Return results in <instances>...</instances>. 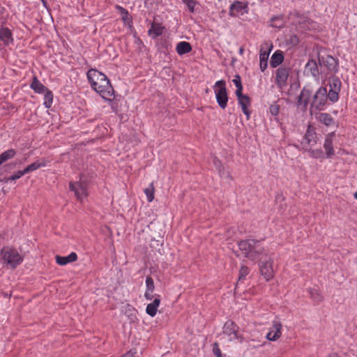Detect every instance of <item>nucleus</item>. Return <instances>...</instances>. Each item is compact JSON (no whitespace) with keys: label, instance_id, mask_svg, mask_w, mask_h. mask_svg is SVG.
Masks as SVG:
<instances>
[{"label":"nucleus","instance_id":"19","mask_svg":"<svg viewBox=\"0 0 357 357\" xmlns=\"http://www.w3.org/2000/svg\"><path fill=\"white\" fill-rule=\"evenodd\" d=\"M30 87L37 93H43L47 89L36 76L33 77Z\"/></svg>","mask_w":357,"mask_h":357},{"label":"nucleus","instance_id":"28","mask_svg":"<svg viewBox=\"0 0 357 357\" xmlns=\"http://www.w3.org/2000/svg\"><path fill=\"white\" fill-rule=\"evenodd\" d=\"M319 121L324 125L328 126L334 123L333 118L328 113H321L318 117Z\"/></svg>","mask_w":357,"mask_h":357},{"label":"nucleus","instance_id":"40","mask_svg":"<svg viewBox=\"0 0 357 357\" xmlns=\"http://www.w3.org/2000/svg\"><path fill=\"white\" fill-rule=\"evenodd\" d=\"M232 82H234V84H235L236 88L240 87V86H243L242 83H241V77L238 75H235V77L233 79Z\"/></svg>","mask_w":357,"mask_h":357},{"label":"nucleus","instance_id":"30","mask_svg":"<svg viewBox=\"0 0 357 357\" xmlns=\"http://www.w3.org/2000/svg\"><path fill=\"white\" fill-rule=\"evenodd\" d=\"M144 192L146 195L148 202H151L154 199L155 188L153 183L152 182L148 188H145Z\"/></svg>","mask_w":357,"mask_h":357},{"label":"nucleus","instance_id":"7","mask_svg":"<svg viewBox=\"0 0 357 357\" xmlns=\"http://www.w3.org/2000/svg\"><path fill=\"white\" fill-rule=\"evenodd\" d=\"M282 331V324L278 319H275L272 321L271 326L270 327L266 337L269 341H276L280 338Z\"/></svg>","mask_w":357,"mask_h":357},{"label":"nucleus","instance_id":"52","mask_svg":"<svg viewBox=\"0 0 357 357\" xmlns=\"http://www.w3.org/2000/svg\"><path fill=\"white\" fill-rule=\"evenodd\" d=\"M246 115H247V119H248V118H249V114H248V112H247V113H246Z\"/></svg>","mask_w":357,"mask_h":357},{"label":"nucleus","instance_id":"14","mask_svg":"<svg viewBox=\"0 0 357 357\" xmlns=\"http://www.w3.org/2000/svg\"><path fill=\"white\" fill-rule=\"evenodd\" d=\"M245 273V271H244V266H242L240 270V272H239L238 280L236 282V287L234 289L235 295L241 294V293L245 292V290L243 289V284H244V280H245V275H244Z\"/></svg>","mask_w":357,"mask_h":357},{"label":"nucleus","instance_id":"46","mask_svg":"<svg viewBox=\"0 0 357 357\" xmlns=\"http://www.w3.org/2000/svg\"><path fill=\"white\" fill-rule=\"evenodd\" d=\"M15 165H16V163H15V162H13V163L8 164V165H6L5 167H10V168H12V167H15Z\"/></svg>","mask_w":357,"mask_h":357},{"label":"nucleus","instance_id":"6","mask_svg":"<svg viewBox=\"0 0 357 357\" xmlns=\"http://www.w3.org/2000/svg\"><path fill=\"white\" fill-rule=\"evenodd\" d=\"M222 333L227 335L230 341H236L240 343L243 342V337L239 331L238 326L231 320L225 322L223 326Z\"/></svg>","mask_w":357,"mask_h":357},{"label":"nucleus","instance_id":"43","mask_svg":"<svg viewBox=\"0 0 357 357\" xmlns=\"http://www.w3.org/2000/svg\"><path fill=\"white\" fill-rule=\"evenodd\" d=\"M153 291H146L145 294H144L145 298L146 300H150V301L152 300L153 298Z\"/></svg>","mask_w":357,"mask_h":357},{"label":"nucleus","instance_id":"55","mask_svg":"<svg viewBox=\"0 0 357 357\" xmlns=\"http://www.w3.org/2000/svg\"><path fill=\"white\" fill-rule=\"evenodd\" d=\"M1 165V163H0V166Z\"/></svg>","mask_w":357,"mask_h":357},{"label":"nucleus","instance_id":"45","mask_svg":"<svg viewBox=\"0 0 357 357\" xmlns=\"http://www.w3.org/2000/svg\"><path fill=\"white\" fill-rule=\"evenodd\" d=\"M40 1H41L42 3H43V6L45 8H47L48 3H47V1L46 0H40Z\"/></svg>","mask_w":357,"mask_h":357},{"label":"nucleus","instance_id":"29","mask_svg":"<svg viewBox=\"0 0 357 357\" xmlns=\"http://www.w3.org/2000/svg\"><path fill=\"white\" fill-rule=\"evenodd\" d=\"M43 105L47 109L50 108L53 102V93L49 89L44 92Z\"/></svg>","mask_w":357,"mask_h":357},{"label":"nucleus","instance_id":"3","mask_svg":"<svg viewBox=\"0 0 357 357\" xmlns=\"http://www.w3.org/2000/svg\"><path fill=\"white\" fill-rule=\"evenodd\" d=\"M87 78L91 88L105 100H111L114 96V89L107 77L96 69L87 72Z\"/></svg>","mask_w":357,"mask_h":357},{"label":"nucleus","instance_id":"41","mask_svg":"<svg viewBox=\"0 0 357 357\" xmlns=\"http://www.w3.org/2000/svg\"><path fill=\"white\" fill-rule=\"evenodd\" d=\"M289 43L292 45H296L299 43V38L296 35H292L289 38Z\"/></svg>","mask_w":357,"mask_h":357},{"label":"nucleus","instance_id":"50","mask_svg":"<svg viewBox=\"0 0 357 357\" xmlns=\"http://www.w3.org/2000/svg\"><path fill=\"white\" fill-rule=\"evenodd\" d=\"M354 197L357 199V192L354 194Z\"/></svg>","mask_w":357,"mask_h":357},{"label":"nucleus","instance_id":"11","mask_svg":"<svg viewBox=\"0 0 357 357\" xmlns=\"http://www.w3.org/2000/svg\"><path fill=\"white\" fill-rule=\"evenodd\" d=\"M230 14L232 16L240 17L245 12V3L241 1H234L230 6Z\"/></svg>","mask_w":357,"mask_h":357},{"label":"nucleus","instance_id":"39","mask_svg":"<svg viewBox=\"0 0 357 357\" xmlns=\"http://www.w3.org/2000/svg\"><path fill=\"white\" fill-rule=\"evenodd\" d=\"M269 111L273 116H277L280 111V106L276 103L272 104L269 107Z\"/></svg>","mask_w":357,"mask_h":357},{"label":"nucleus","instance_id":"25","mask_svg":"<svg viewBox=\"0 0 357 357\" xmlns=\"http://www.w3.org/2000/svg\"><path fill=\"white\" fill-rule=\"evenodd\" d=\"M243 86L238 87L235 91V94L238 98V102L241 106L242 112L245 114V96L243 95Z\"/></svg>","mask_w":357,"mask_h":357},{"label":"nucleus","instance_id":"47","mask_svg":"<svg viewBox=\"0 0 357 357\" xmlns=\"http://www.w3.org/2000/svg\"><path fill=\"white\" fill-rule=\"evenodd\" d=\"M239 246H240V248H241V250H245V243H243V241H242V242H241V243H239Z\"/></svg>","mask_w":357,"mask_h":357},{"label":"nucleus","instance_id":"49","mask_svg":"<svg viewBox=\"0 0 357 357\" xmlns=\"http://www.w3.org/2000/svg\"><path fill=\"white\" fill-rule=\"evenodd\" d=\"M243 50H244L243 47H240V49H239V52H240V53H241V54H243Z\"/></svg>","mask_w":357,"mask_h":357},{"label":"nucleus","instance_id":"1","mask_svg":"<svg viewBox=\"0 0 357 357\" xmlns=\"http://www.w3.org/2000/svg\"><path fill=\"white\" fill-rule=\"evenodd\" d=\"M264 248L259 241L247 239V258L252 260L259 259L260 274L266 281L272 280L275 273L273 266V258L264 253Z\"/></svg>","mask_w":357,"mask_h":357},{"label":"nucleus","instance_id":"32","mask_svg":"<svg viewBox=\"0 0 357 357\" xmlns=\"http://www.w3.org/2000/svg\"><path fill=\"white\" fill-rule=\"evenodd\" d=\"M340 92V91L329 90L328 93H327V100L328 99L333 103L337 102Z\"/></svg>","mask_w":357,"mask_h":357},{"label":"nucleus","instance_id":"13","mask_svg":"<svg viewBox=\"0 0 357 357\" xmlns=\"http://www.w3.org/2000/svg\"><path fill=\"white\" fill-rule=\"evenodd\" d=\"M47 160L45 158H42L40 160H38L29 165H28L25 169H24L22 172L24 174H28L29 172H31L33 171L37 170L40 167H45L47 165Z\"/></svg>","mask_w":357,"mask_h":357},{"label":"nucleus","instance_id":"33","mask_svg":"<svg viewBox=\"0 0 357 357\" xmlns=\"http://www.w3.org/2000/svg\"><path fill=\"white\" fill-rule=\"evenodd\" d=\"M183 3L185 4L190 13L195 12V6L197 4L196 0H182Z\"/></svg>","mask_w":357,"mask_h":357},{"label":"nucleus","instance_id":"5","mask_svg":"<svg viewBox=\"0 0 357 357\" xmlns=\"http://www.w3.org/2000/svg\"><path fill=\"white\" fill-rule=\"evenodd\" d=\"M215 98L219 107L225 109L227 106L228 95L225 80L217 81L214 86Z\"/></svg>","mask_w":357,"mask_h":357},{"label":"nucleus","instance_id":"54","mask_svg":"<svg viewBox=\"0 0 357 357\" xmlns=\"http://www.w3.org/2000/svg\"><path fill=\"white\" fill-rule=\"evenodd\" d=\"M331 357H338V356H331Z\"/></svg>","mask_w":357,"mask_h":357},{"label":"nucleus","instance_id":"9","mask_svg":"<svg viewBox=\"0 0 357 357\" xmlns=\"http://www.w3.org/2000/svg\"><path fill=\"white\" fill-rule=\"evenodd\" d=\"M289 74V70L285 67L279 68L275 74V82L278 87L282 88L286 86L287 80Z\"/></svg>","mask_w":357,"mask_h":357},{"label":"nucleus","instance_id":"24","mask_svg":"<svg viewBox=\"0 0 357 357\" xmlns=\"http://www.w3.org/2000/svg\"><path fill=\"white\" fill-rule=\"evenodd\" d=\"M115 9L121 14V20L125 24L132 22L131 17H130V14L127 9L118 4L115 5Z\"/></svg>","mask_w":357,"mask_h":357},{"label":"nucleus","instance_id":"44","mask_svg":"<svg viewBox=\"0 0 357 357\" xmlns=\"http://www.w3.org/2000/svg\"><path fill=\"white\" fill-rule=\"evenodd\" d=\"M121 357H133V354L130 351H128L122 355Z\"/></svg>","mask_w":357,"mask_h":357},{"label":"nucleus","instance_id":"16","mask_svg":"<svg viewBox=\"0 0 357 357\" xmlns=\"http://www.w3.org/2000/svg\"><path fill=\"white\" fill-rule=\"evenodd\" d=\"M305 70L310 73L314 78H319V71L316 61L311 59L305 65Z\"/></svg>","mask_w":357,"mask_h":357},{"label":"nucleus","instance_id":"35","mask_svg":"<svg viewBox=\"0 0 357 357\" xmlns=\"http://www.w3.org/2000/svg\"><path fill=\"white\" fill-rule=\"evenodd\" d=\"M146 291H154L155 285L153 278L151 276H147L146 278Z\"/></svg>","mask_w":357,"mask_h":357},{"label":"nucleus","instance_id":"26","mask_svg":"<svg viewBox=\"0 0 357 357\" xmlns=\"http://www.w3.org/2000/svg\"><path fill=\"white\" fill-rule=\"evenodd\" d=\"M328 84L330 86L329 90H334L337 91H341L342 82L337 77L333 76L330 77L328 79Z\"/></svg>","mask_w":357,"mask_h":357},{"label":"nucleus","instance_id":"27","mask_svg":"<svg viewBox=\"0 0 357 357\" xmlns=\"http://www.w3.org/2000/svg\"><path fill=\"white\" fill-rule=\"evenodd\" d=\"M16 151L13 149L3 151L0 154V163L2 165L3 162L8 161V160L13 158L16 155Z\"/></svg>","mask_w":357,"mask_h":357},{"label":"nucleus","instance_id":"42","mask_svg":"<svg viewBox=\"0 0 357 357\" xmlns=\"http://www.w3.org/2000/svg\"><path fill=\"white\" fill-rule=\"evenodd\" d=\"M213 164L215 166L216 169L219 171V172L221 173V168L222 167L221 161L218 160L217 158H214Z\"/></svg>","mask_w":357,"mask_h":357},{"label":"nucleus","instance_id":"18","mask_svg":"<svg viewBox=\"0 0 357 357\" xmlns=\"http://www.w3.org/2000/svg\"><path fill=\"white\" fill-rule=\"evenodd\" d=\"M176 52L179 55L188 54L192 51V46L186 41L179 42L176 47Z\"/></svg>","mask_w":357,"mask_h":357},{"label":"nucleus","instance_id":"36","mask_svg":"<svg viewBox=\"0 0 357 357\" xmlns=\"http://www.w3.org/2000/svg\"><path fill=\"white\" fill-rule=\"evenodd\" d=\"M212 351L215 357H223L219 344L217 342H214L212 345Z\"/></svg>","mask_w":357,"mask_h":357},{"label":"nucleus","instance_id":"10","mask_svg":"<svg viewBox=\"0 0 357 357\" xmlns=\"http://www.w3.org/2000/svg\"><path fill=\"white\" fill-rule=\"evenodd\" d=\"M335 135V132H332L326 136L324 143V148L325 149L327 158H331L335 154V150L333 149V139Z\"/></svg>","mask_w":357,"mask_h":357},{"label":"nucleus","instance_id":"38","mask_svg":"<svg viewBox=\"0 0 357 357\" xmlns=\"http://www.w3.org/2000/svg\"><path fill=\"white\" fill-rule=\"evenodd\" d=\"M272 26L280 28L283 26L282 20L279 17H274L272 18Z\"/></svg>","mask_w":357,"mask_h":357},{"label":"nucleus","instance_id":"31","mask_svg":"<svg viewBox=\"0 0 357 357\" xmlns=\"http://www.w3.org/2000/svg\"><path fill=\"white\" fill-rule=\"evenodd\" d=\"M24 175V174L22 172V170H19V171L16 172L14 174L10 176V177H5V178H3L2 179L0 178V182H3V183H7L9 181L19 179L20 178H21Z\"/></svg>","mask_w":357,"mask_h":357},{"label":"nucleus","instance_id":"48","mask_svg":"<svg viewBox=\"0 0 357 357\" xmlns=\"http://www.w3.org/2000/svg\"><path fill=\"white\" fill-rule=\"evenodd\" d=\"M326 59L328 63H329L330 61H334V59L331 56H328Z\"/></svg>","mask_w":357,"mask_h":357},{"label":"nucleus","instance_id":"2","mask_svg":"<svg viewBox=\"0 0 357 357\" xmlns=\"http://www.w3.org/2000/svg\"><path fill=\"white\" fill-rule=\"evenodd\" d=\"M327 89L326 87H319L315 93L310 85H305L301 90L298 99V106L303 109H306L310 104V112L321 111L326 107Z\"/></svg>","mask_w":357,"mask_h":357},{"label":"nucleus","instance_id":"8","mask_svg":"<svg viewBox=\"0 0 357 357\" xmlns=\"http://www.w3.org/2000/svg\"><path fill=\"white\" fill-rule=\"evenodd\" d=\"M69 189L74 192L77 199L79 201L87 196V185L84 182H70Z\"/></svg>","mask_w":357,"mask_h":357},{"label":"nucleus","instance_id":"15","mask_svg":"<svg viewBox=\"0 0 357 357\" xmlns=\"http://www.w3.org/2000/svg\"><path fill=\"white\" fill-rule=\"evenodd\" d=\"M0 40L6 45H8L13 41L11 31L8 28L2 27L0 29Z\"/></svg>","mask_w":357,"mask_h":357},{"label":"nucleus","instance_id":"34","mask_svg":"<svg viewBox=\"0 0 357 357\" xmlns=\"http://www.w3.org/2000/svg\"><path fill=\"white\" fill-rule=\"evenodd\" d=\"M310 296L312 299L317 303H319L323 301L322 295L316 290L311 291Z\"/></svg>","mask_w":357,"mask_h":357},{"label":"nucleus","instance_id":"4","mask_svg":"<svg viewBox=\"0 0 357 357\" xmlns=\"http://www.w3.org/2000/svg\"><path fill=\"white\" fill-rule=\"evenodd\" d=\"M0 255L3 264L10 266L11 268H15L24 259V257L15 248L10 246L3 247L1 250Z\"/></svg>","mask_w":357,"mask_h":357},{"label":"nucleus","instance_id":"17","mask_svg":"<svg viewBox=\"0 0 357 357\" xmlns=\"http://www.w3.org/2000/svg\"><path fill=\"white\" fill-rule=\"evenodd\" d=\"M160 296H158V298H155L153 301L151 303H149L146 308V312L151 317H153L155 316L158 307L160 303Z\"/></svg>","mask_w":357,"mask_h":357},{"label":"nucleus","instance_id":"37","mask_svg":"<svg viewBox=\"0 0 357 357\" xmlns=\"http://www.w3.org/2000/svg\"><path fill=\"white\" fill-rule=\"evenodd\" d=\"M308 152L310 153V157L317 159L321 158L323 155L321 150L319 149H309Z\"/></svg>","mask_w":357,"mask_h":357},{"label":"nucleus","instance_id":"53","mask_svg":"<svg viewBox=\"0 0 357 357\" xmlns=\"http://www.w3.org/2000/svg\"><path fill=\"white\" fill-rule=\"evenodd\" d=\"M246 100H247V103H248V101H249V98H248V96H247V98H246Z\"/></svg>","mask_w":357,"mask_h":357},{"label":"nucleus","instance_id":"21","mask_svg":"<svg viewBox=\"0 0 357 357\" xmlns=\"http://www.w3.org/2000/svg\"><path fill=\"white\" fill-rule=\"evenodd\" d=\"M316 138L315 132L311 126H309L304 137V142L308 145H314L317 143Z\"/></svg>","mask_w":357,"mask_h":357},{"label":"nucleus","instance_id":"51","mask_svg":"<svg viewBox=\"0 0 357 357\" xmlns=\"http://www.w3.org/2000/svg\"><path fill=\"white\" fill-rule=\"evenodd\" d=\"M322 61H324V57H322L321 59V58H319V61L321 63Z\"/></svg>","mask_w":357,"mask_h":357},{"label":"nucleus","instance_id":"23","mask_svg":"<svg viewBox=\"0 0 357 357\" xmlns=\"http://www.w3.org/2000/svg\"><path fill=\"white\" fill-rule=\"evenodd\" d=\"M283 60L284 56L282 52L281 51H276L271 56L270 61L271 66L273 68H276L282 63Z\"/></svg>","mask_w":357,"mask_h":357},{"label":"nucleus","instance_id":"20","mask_svg":"<svg viewBox=\"0 0 357 357\" xmlns=\"http://www.w3.org/2000/svg\"><path fill=\"white\" fill-rule=\"evenodd\" d=\"M164 29L165 27L161 24L153 22L151 29L149 30V34L155 38L162 34Z\"/></svg>","mask_w":357,"mask_h":357},{"label":"nucleus","instance_id":"12","mask_svg":"<svg viewBox=\"0 0 357 357\" xmlns=\"http://www.w3.org/2000/svg\"><path fill=\"white\" fill-rule=\"evenodd\" d=\"M56 262L61 266L66 265L68 263L74 262L77 259V255L75 252H71L68 256H59L56 255Z\"/></svg>","mask_w":357,"mask_h":357},{"label":"nucleus","instance_id":"22","mask_svg":"<svg viewBox=\"0 0 357 357\" xmlns=\"http://www.w3.org/2000/svg\"><path fill=\"white\" fill-rule=\"evenodd\" d=\"M271 49H268V51H263L261 50L260 51V55H259V59H260V68L261 71H264L268 66V59L269 56V54Z\"/></svg>","mask_w":357,"mask_h":357}]
</instances>
